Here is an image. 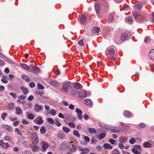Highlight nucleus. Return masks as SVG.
<instances>
[{"mask_svg":"<svg viewBox=\"0 0 154 154\" xmlns=\"http://www.w3.org/2000/svg\"><path fill=\"white\" fill-rule=\"evenodd\" d=\"M4 139L6 140L9 141H11L12 140L11 137L10 136H7L4 137Z\"/></svg>","mask_w":154,"mask_h":154,"instance_id":"obj_49","label":"nucleus"},{"mask_svg":"<svg viewBox=\"0 0 154 154\" xmlns=\"http://www.w3.org/2000/svg\"><path fill=\"white\" fill-rule=\"evenodd\" d=\"M142 5L140 3H136L134 7V9H141L142 8Z\"/></svg>","mask_w":154,"mask_h":154,"instance_id":"obj_19","label":"nucleus"},{"mask_svg":"<svg viewBox=\"0 0 154 154\" xmlns=\"http://www.w3.org/2000/svg\"><path fill=\"white\" fill-rule=\"evenodd\" d=\"M103 147L104 148L108 149H111L112 148V146L109 143H105L104 144Z\"/></svg>","mask_w":154,"mask_h":154,"instance_id":"obj_17","label":"nucleus"},{"mask_svg":"<svg viewBox=\"0 0 154 154\" xmlns=\"http://www.w3.org/2000/svg\"><path fill=\"white\" fill-rule=\"evenodd\" d=\"M43 108L42 106L39 105L37 104L35 105L34 106V110L35 112H38L42 110Z\"/></svg>","mask_w":154,"mask_h":154,"instance_id":"obj_5","label":"nucleus"},{"mask_svg":"<svg viewBox=\"0 0 154 154\" xmlns=\"http://www.w3.org/2000/svg\"><path fill=\"white\" fill-rule=\"evenodd\" d=\"M29 86L31 88H34L35 86V84L33 82H31L29 84Z\"/></svg>","mask_w":154,"mask_h":154,"instance_id":"obj_62","label":"nucleus"},{"mask_svg":"<svg viewBox=\"0 0 154 154\" xmlns=\"http://www.w3.org/2000/svg\"><path fill=\"white\" fill-rule=\"evenodd\" d=\"M83 149V150L84 151H83V152L85 153H88L89 152V149L88 148H85Z\"/></svg>","mask_w":154,"mask_h":154,"instance_id":"obj_56","label":"nucleus"},{"mask_svg":"<svg viewBox=\"0 0 154 154\" xmlns=\"http://www.w3.org/2000/svg\"><path fill=\"white\" fill-rule=\"evenodd\" d=\"M42 142L43 143L42 146V149H43L45 150L47 149L49 147V145L47 143H43V142L42 141Z\"/></svg>","mask_w":154,"mask_h":154,"instance_id":"obj_25","label":"nucleus"},{"mask_svg":"<svg viewBox=\"0 0 154 154\" xmlns=\"http://www.w3.org/2000/svg\"><path fill=\"white\" fill-rule=\"evenodd\" d=\"M87 20V18L86 17L84 16L83 15L81 17L80 19V23L81 24H84L85 23Z\"/></svg>","mask_w":154,"mask_h":154,"instance_id":"obj_16","label":"nucleus"},{"mask_svg":"<svg viewBox=\"0 0 154 154\" xmlns=\"http://www.w3.org/2000/svg\"><path fill=\"white\" fill-rule=\"evenodd\" d=\"M69 125L70 127L72 128H74L75 126V125L74 123L71 122L69 123Z\"/></svg>","mask_w":154,"mask_h":154,"instance_id":"obj_64","label":"nucleus"},{"mask_svg":"<svg viewBox=\"0 0 154 154\" xmlns=\"http://www.w3.org/2000/svg\"><path fill=\"white\" fill-rule=\"evenodd\" d=\"M77 149V147L76 146H75L74 148H72L69 150L72 152H75Z\"/></svg>","mask_w":154,"mask_h":154,"instance_id":"obj_60","label":"nucleus"},{"mask_svg":"<svg viewBox=\"0 0 154 154\" xmlns=\"http://www.w3.org/2000/svg\"><path fill=\"white\" fill-rule=\"evenodd\" d=\"M7 116V114L5 113H4L2 114L1 116V117L3 120L5 119V117Z\"/></svg>","mask_w":154,"mask_h":154,"instance_id":"obj_58","label":"nucleus"},{"mask_svg":"<svg viewBox=\"0 0 154 154\" xmlns=\"http://www.w3.org/2000/svg\"><path fill=\"white\" fill-rule=\"evenodd\" d=\"M149 56L151 59L154 60V49H151L150 51Z\"/></svg>","mask_w":154,"mask_h":154,"instance_id":"obj_7","label":"nucleus"},{"mask_svg":"<svg viewBox=\"0 0 154 154\" xmlns=\"http://www.w3.org/2000/svg\"><path fill=\"white\" fill-rule=\"evenodd\" d=\"M63 130L67 133H69L70 131V129L66 127H63Z\"/></svg>","mask_w":154,"mask_h":154,"instance_id":"obj_33","label":"nucleus"},{"mask_svg":"<svg viewBox=\"0 0 154 154\" xmlns=\"http://www.w3.org/2000/svg\"><path fill=\"white\" fill-rule=\"evenodd\" d=\"M33 143L34 144H37L38 142V137L35 138L33 140H32Z\"/></svg>","mask_w":154,"mask_h":154,"instance_id":"obj_29","label":"nucleus"},{"mask_svg":"<svg viewBox=\"0 0 154 154\" xmlns=\"http://www.w3.org/2000/svg\"><path fill=\"white\" fill-rule=\"evenodd\" d=\"M27 117L29 119H32L34 118L35 116L33 115L31 113L30 114H28Z\"/></svg>","mask_w":154,"mask_h":154,"instance_id":"obj_47","label":"nucleus"},{"mask_svg":"<svg viewBox=\"0 0 154 154\" xmlns=\"http://www.w3.org/2000/svg\"><path fill=\"white\" fill-rule=\"evenodd\" d=\"M128 35L126 33H123L122 34L121 37V40L122 41H124L128 38Z\"/></svg>","mask_w":154,"mask_h":154,"instance_id":"obj_8","label":"nucleus"},{"mask_svg":"<svg viewBox=\"0 0 154 154\" xmlns=\"http://www.w3.org/2000/svg\"><path fill=\"white\" fill-rule=\"evenodd\" d=\"M7 76L6 75H3L2 77L1 81L4 83H7L8 82V81L6 80V79H7Z\"/></svg>","mask_w":154,"mask_h":154,"instance_id":"obj_24","label":"nucleus"},{"mask_svg":"<svg viewBox=\"0 0 154 154\" xmlns=\"http://www.w3.org/2000/svg\"><path fill=\"white\" fill-rule=\"evenodd\" d=\"M88 131L89 132L92 134L96 133V131L93 128H90L88 129Z\"/></svg>","mask_w":154,"mask_h":154,"instance_id":"obj_28","label":"nucleus"},{"mask_svg":"<svg viewBox=\"0 0 154 154\" xmlns=\"http://www.w3.org/2000/svg\"><path fill=\"white\" fill-rule=\"evenodd\" d=\"M136 141V140L134 138H132L129 141V143L131 144H134Z\"/></svg>","mask_w":154,"mask_h":154,"instance_id":"obj_45","label":"nucleus"},{"mask_svg":"<svg viewBox=\"0 0 154 154\" xmlns=\"http://www.w3.org/2000/svg\"><path fill=\"white\" fill-rule=\"evenodd\" d=\"M133 15L135 19L138 18L140 16V15L139 14V13H137L136 12H134V13H133Z\"/></svg>","mask_w":154,"mask_h":154,"instance_id":"obj_37","label":"nucleus"},{"mask_svg":"<svg viewBox=\"0 0 154 154\" xmlns=\"http://www.w3.org/2000/svg\"><path fill=\"white\" fill-rule=\"evenodd\" d=\"M16 113L17 115H20L22 112V110L19 107H17L16 108Z\"/></svg>","mask_w":154,"mask_h":154,"instance_id":"obj_21","label":"nucleus"},{"mask_svg":"<svg viewBox=\"0 0 154 154\" xmlns=\"http://www.w3.org/2000/svg\"><path fill=\"white\" fill-rule=\"evenodd\" d=\"M2 146L3 148L6 149L10 146V145L8 144V143H5L2 144Z\"/></svg>","mask_w":154,"mask_h":154,"instance_id":"obj_31","label":"nucleus"},{"mask_svg":"<svg viewBox=\"0 0 154 154\" xmlns=\"http://www.w3.org/2000/svg\"><path fill=\"white\" fill-rule=\"evenodd\" d=\"M22 78L24 80H25L27 82H29L30 81L29 77L24 75H23L22 76Z\"/></svg>","mask_w":154,"mask_h":154,"instance_id":"obj_20","label":"nucleus"},{"mask_svg":"<svg viewBox=\"0 0 154 154\" xmlns=\"http://www.w3.org/2000/svg\"><path fill=\"white\" fill-rule=\"evenodd\" d=\"M31 71L37 74L39 72L40 69L38 67L34 66L32 68Z\"/></svg>","mask_w":154,"mask_h":154,"instance_id":"obj_9","label":"nucleus"},{"mask_svg":"<svg viewBox=\"0 0 154 154\" xmlns=\"http://www.w3.org/2000/svg\"><path fill=\"white\" fill-rule=\"evenodd\" d=\"M58 137L60 139H63L65 137V135L62 132H60L58 134Z\"/></svg>","mask_w":154,"mask_h":154,"instance_id":"obj_26","label":"nucleus"},{"mask_svg":"<svg viewBox=\"0 0 154 154\" xmlns=\"http://www.w3.org/2000/svg\"><path fill=\"white\" fill-rule=\"evenodd\" d=\"M22 90L23 93L25 95H26L28 93V89L27 88L23 86H21L20 88Z\"/></svg>","mask_w":154,"mask_h":154,"instance_id":"obj_10","label":"nucleus"},{"mask_svg":"<svg viewBox=\"0 0 154 154\" xmlns=\"http://www.w3.org/2000/svg\"><path fill=\"white\" fill-rule=\"evenodd\" d=\"M71 82L69 81H66L63 84L62 87L61 88L62 91L66 93L68 91L67 88L69 87Z\"/></svg>","mask_w":154,"mask_h":154,"instance_id":"obj_1","label":"nucleus"},{"mask_svg":"<svg viewBox=\"0 0 154 154\" xmlns=\"http://www.w3.org/2000/svg\"><path fill=\"white\" fill-rule=\"evenodd\" d=\"M127 138L122 136L119 140V141L122 143H125L127 141Z\"/></svg>","mask_w":154,"mask_h":154,"instance_id":"obj_18","label":"nucleus"},{"mask_svg":"<svg viewBox=\"0 0 154 154\" xmlns=\"http://www.w3.org/2000/svg\"><path fill=\"white\" fill-rule=\"evenodd\" d=\"M38 137L36 133H34L33 134H32L31 138L32 140H33L35 138Z\"/></svg>","mask_w":154,"mask_h":154,"instance_id":"obj_48","label":"nucleus"},{"mask_svg":"<svg viewBox=\"0 0 154 154\" xmlns=\"http://www.w3.org/2000/svg\"><path fill=\"white\" fill-rule=\"evenodd\" d=\"M73 134L74 135L78 137H80V134L79 132L77 131L74 130L73 131Z\"/></svg>","mask_w":154,"mask_h":154,"instance_id":"obj_40","label":"nucleus"},{"mask_svg":"<svg viewBox=\"0 0 154 154\" xmlns=\"http://www.w3.org/2000/svg\"><path fill=\"white\" fill-rule=\"evenodd\" d=\"M40 117L41 118L40 119H39L38 120L37 122V123L39 125H41L43 122V120L41 117L40 116Z\"/></svg>","mask_w":154,"mask_h":154,"instance_id":"obj_41","label":"nucleus"},{"mask_svg":"<svg viewBox=\"0 0 154 154\" xmlns=\"http://www.w3.org/2000/svg\"><path fill=\"white\" fill-rule=\"evenodd\" d=\"M106 136V134L104 133H102L100 134L99 137V139L100 140H101L104 138Z\"/></svg>","mask_w":154,"mask_h":154,"instance_id":"obj_32","label":"nucleus"},{"mask_svg":"<svg viewBox=\"0 0 154 154\" xmlns=\"http://www.w3.org/2000/svg\"><path fill=\"white\" fill-rule=\"evenodd\" d=\"M78 93H79L78 96L80 98H84L88 95L87 92L85 90L79 92Z\"/></svg>","mask_w":154,"mask_h":154,"instance_id":"obj_3","label":"nucleus"},{"mask_svg":"<svg viewBox=\"0 0 154 154\" xmlns=\"http://www.w3.org/2000/svg\"><path fill=\"white\" fill-rule=\"evenodd\" d=\"M100 28L98 27H94L92 29V32L93 33H98L100 30Z\"/></svg>","mask_w":154,"mask_h":154,"instance_id":"obj_15","label":"nucleus"},{"mask_svg":"<svg viewBox=\"0 0 154 154\" xmlns=\"http://www.w3.org/2000/svg\"><path fill=\"white\" fill-rule=\"evenodd\" d=\"M78 92H77V90L73 89L72 88L71 91V94L72 95H75Z\"/></svg>","mask_w":154,"mask_h":154,"instance_id":"obj_43","label":"nucleus"},{"mask_svg":"<svg viewBox=\"0 0 154 154\" xmlns=\"http://www.w3.org/2000/svg\"><path fill=\"white\" fill-rule=\"evenodd\" d=\"M17 97L19 98V99L18 100V102L20 101V99H24L26 97V96L23 95H20L17 96Z\"/></svg>","mask_w":154,"mask_h":154,"instance_id":"obj_27","label":"nucleus"},{"mask_svg":"<svg viewBox=\"0 0 154 154\" xmlns=\"http://www.w3.org/2000/svg\"><path fill=\"white\" fill-rule=\"evenodd\" d=\"M100 4L98 2L96 3L95 4V10H99L100 8Z\"/></svg>","mask_w":154,"mask_h":154,"instance_id":"obj_36","label":"nucleus"},{"mask_svg":"<svg viewBox=\"0 0 154 154\" xmlns=\"http://www.w3.org/2000/svg\"><path fill=\"white\" fill-rule=\"evenodd\" d=\"M107 51H109V53L110 54L113 55H114L115 53V52L114 49L113 48H110L109 50L108 49H107Z\"/></svg>","mask_w":154,"mask_h":154,"instance_id":"obj_34","label":"nucleus"},{"mask_svg":"<svg viewBox=\"0 0 154 154\" xmlns=\"http://www.w3.org/2000/svg\"><path fill=\"white\" fill-rule=\"evenodd\" d=\"M133 21V20L132 17L131 16L129 17L128 20V23L130 24H131L132 23Z\"/></svg>","mask_w":154,"mask_h":154,"instance_id":"obj_42","label":"nucleus"},{"mask_svg":"<svg viewBox=\"0 0 154 154\" xmlns=\"http://www.w3.org/2000/svg\"><path fill=\"white\" fill-rule=\"evenodd\" d=\"M83 117L84 119L85 120H87L89 119V116L87 114L84 115Z\"/></svg>","mask_w":154,"mask_h":154,"instance_id":"obj_59","label":"nucleus"},{"mask_svg":"<svg viewBox=\"0 0 154 154\" xmlns=\"http://www.w3.org/2000/svg\"><path fill=\"white\" fill-rule=\"evenodd\" d=\"M15 131L17 132L18 134L20 135H21L22 134H21L20 131H19V129L18 128H16L15 129Z\"/></svg>","mask_w":154,"mask_h":154,"instance_id":"obj_63","label":"nucleus"},{"mask_svg":"<svg viewBox=\"0 0 154 154\" xmlns=\"http://www.w3.org/2000/svg\"><path fill=\"white\" fill-rule=\"evenodd\" d=\"M109 142L112 144H113L116 141L115 140L112 139H110L109 140Z\"/></svg>","mask_w":154,"mask_h":154,"instance_id":"obj_53","label":"nucleus"},{"mask_svg":"<svg viewBox=\"0 0 154 154\" xmlns=\"http://www.w3.org/2000/svg\"><path fill=\"white\" fill-rule=\"evenodd\" d=\"M131 113L128 111H125L124 113V115L126 116H130Z\"/></svg>","mask_w":154,"mask_h":154,"instance_id":"obj_44","label":"nucleus"},{"mask_svg":"<svg viewBox=\"0 0 154 154\" xmlns=\"http://www.w3.org/2000/svg\"><path fill=\"white\" fill-rule=\"evenodd\" d=\"M14 104L13 102H10L8 104L6 108L7 109L11 110L13 107Z\"/></svg>","mask_w":154,"mask_h":154,"instance_id":"obj_12","label":"nucleus"},{"mask_svg":"<svg viewBox=\"0 0 154 154\" xmlns=\"http://www.w3.org/2000/svg\"><path fill=\"white\" fill-rule=\"evenodd\" d=\"M50 84L51 85L55 87H58L60 85V84L59 83L54 81H50Z\"/></svg>","mask_w":154,"mask_h":154,"instance_id":"obj_13","label":"nucleus"},{"mask_svg":"<svg viewBox=\"0 0 154 154\" xmlns=\"http://www.w3.org/2000/svg\"><path fill=\"white\" fill-rule=\"evenodd\" d=\"M152 144L147 141L144 142L143 144V146L144 147H152Z\"/></svg>","mask_w":154,"mask_h":154,"instance_id":"obj_14","label":"nucleus"},{"mask_svg":"<svg viewBox=\"0 0 154 154\" xmlns=\"http://www.w3.org/2000/svg\"><path fill=\"white\" fill-rule=\"evenodd\" d=\"M10 94L14 99L16 98L17 97V95L14 93H10Z\"/></svg>","mask_w":154,"mask_h":154,"instance_id":"obj_52","label":"nucleus"},{"mask_svg":"<svg viewBox=\"0 0 154 154\" xmlns=\"http://www.w3.org/2000/svg\"><path fill=\"white\" fill-rule=\"evenodd\" d=\"M47 121L49 123L51 124H53L54 123V121L53 119L51 118H48L47 119Z\"/></svg>","mask_w":154,"mask_h":154,"instance_id":"obj_30","label":"nucleus"},{"mask_svg":"<svg viewBox=\"0 0 154 154\" xmlns=\"http://www.w3.org/2000/svg\"><path fill=\"white\" fill-rule=\"evenodd\" d=\"M22 154H32V153L28 150H25L23 152Z\"/></svg>","mask_w":154,"mask_h":154,"instance_id":"obj_54","label":"nucleus"},{"mask_svg":"<svg viewBox=\"0 0 154 154\" xmlns=\"http://www.w3.org/2000/svg\"><path fill=\"white\" fill-rule=\"evenodd\" d=\"M40 131L41 134H44L45 133V127H42L40 130Z\"/></svg>","mask_w":154,"mask_h":154,"instance_id":"obj_38","label":"nucleus"},{"mask_svg":"<svg viewBox=\"0 0 154 154\" xmlns=\"http://www.w3.org/2000/svg\"><path fill=\"white\" fill-rule=\"evenodd\" d=\"M66 118L70 121H73L75 120V118L72 115L66 114L65 116Z\"/></svg>","mask_w":154,"mask_h":154,"instance_id":"obj_6","label":"nucleus"},{"mask_svg":"<svg viewBox=\"0 0 154 154\" xmlns=\"http://www.w3.org/2000/svg\"><path fill=\"white\" fill-rule=\"evenodd\" d=\"M35 93L38 95H39L41 96H42L44 93V91H40L39 90H38L36 91Z\"/></svg>","mask_w":154,"mask_h":154,"instance_id":"obj_39","label":"nucleus"},{"mask_svg":"<svg viewBox=\"0 0 154 154\" xmlns=\"http://www.w3.org/2000/svg\"><path fill=\"white\" fill-rule=\"evenodd\" d=\"M5 60L6 61L9 63L14 64V62L12 61L8 58H6L5 59Z\"/></svg>","mask_w":154,"mask_h":154,"instance_id":"obj_61","label":"nucleus"},{"mask_svg":"<svg viewBox=\"0 0 154 154\" xmlns=\"http://www.w3.org/2000/svg\"><path fill=\"white\" fill-rule=\"evenodd\" d=\"M139 126L140 128H144L146 126V125L144 123H141L139 124Z\"/></svg>","mask_w":154,"mask_h":154,"instance_id":"obj_57","label":"nucleus"},{"mask_svg":"<svg viewBox=\"0 0 154 154\" xmlns=\"http://www.w3.org/2000/svg\"><path fill=\"white\" fill-rule=\"evenodd\" d=\"M73 86L74 88L77 89H79L82 87V86L79 83L75 82L74 83Z\"/></svg>","mask_w":154,"mask_h":154,"instance_id":"obj_11","label":"nucleus"},{"mask_svg":"<svg viewBox=\"0 0 154 154\" xmlns=\"http://www.w3.org/2000/svg\"><path fill=\"white\" fill-rule=\"evenodd\" d=\"M21 66L25 69L29 71V67L27 64L24 63H21L20 64Z\"/></svg>","mask_w":154,"mask_h":154,"instance_id":"obj_22","label":"nucleus"},{"mask_svg":"<svg viewBox=\"0 0 154 154\" xmlns=\"http://www.w3.org/2000/svg\"><path fill=\"white\" fill-rule=\"evenodd\" d=\"M108 19L109 21L111 22L113 21L114 18L113 17V15L112 14H110L109 15Z\"/></svg>","mask_w":154,"mask_h":154,"instance_id":"obj_35","label":"nucleus"},{"mask_svg":"<svg viewBox=\"0 0 154 154\" xmlns=\"http://www.w3.org/2000/svg\"><path fill=\"white\" fill-rule=\"evenodd\" d=\"M75 111L77 113V115L79 119H82V111L80 109L78 108L75 109Z\"/></svg>","mask_w":154,"mask_h":154,"instance_id":"obj_4","label":"nucleus"},{"mask_svg":"<svg viewBox=\"0 0 154 154\" xmlns=\"http://www.w3.org/2000/svg\"><path fill=\"white\" fill-rule=\"evenodd\" d=\"M84 139L86 142H89L90 141V139L88 136L84 137Z\"/></svg>","mask_w":154,"mask_h":154,"instance_id":"obj_51","label":"nucleus"},{"mask_svg":"<svg viewBox=\"0 0 154 154\" xmlns=\"http://www.w3.org/2000/svg\"><path fill=\"white\" fill-rule=\"evenodd\" d=\"M69 148L66 144V143L65 141L62 142L60 145L59 149L61 150H65Z\"/></svg>","mask_w":154,"mask_h":154,"instance_id":"obj_2","label":"nucleus"},{"mask_svg":"<svg viewBox=\"0 0 154 154\" xmlns=\"http://www.w3.org/2000/svg\"><path fill=\"white\" fill-rule=\"evenodd\" d=\"M85 103L86 105L89 106L91 104L92 101L90 99H87L85 100Z\"/></svg>","mask_w":154,"mask_h":154,"instance_id":"obj_23","label":"nucleus"},{"mask_svg":"<svg viewBox=\"0 0 154 154\" xmlns=\"http://www.w3.org/2000/svg\"><path fill=\"white\" fill-rule=\"evenodd\" d=\"M37 86L38 89H39L42 90L44 88V87L42 85L39 83L37 84Z\"/></svg>","mask_w":154,"mask_h":154,"instance_id":"obj_46","label":"nucleus"},{"mask_svg":"<svg viewBox=\"0 0 154 154\" xmlns=\"http://www.w3.org/2000/svg\"><path fill=\"white\" fill-rule=\"evenodd\" d=\"M78 44L80 45H81L82 46H83L84 45V43L83 40H80L78 42Z\"/></svg>","mask_w":154,"mask_h":154,"instance_id":"obj_50","label":"nucleus"},{"mask_svg":"<svg viewBox=\"0 0 154 154\" xmlns=\"http://www.w3.org/2000/svg\"><path fill=\"white\" fill-rule=\"evenodd\" d=\"M7 130L8 131H13V129L12 127L10 126H8Z\"/></svg>","mask_w":154,"mask_h":154,"instance_id":"obj_55","label":"nucleus"}]
</instances>
